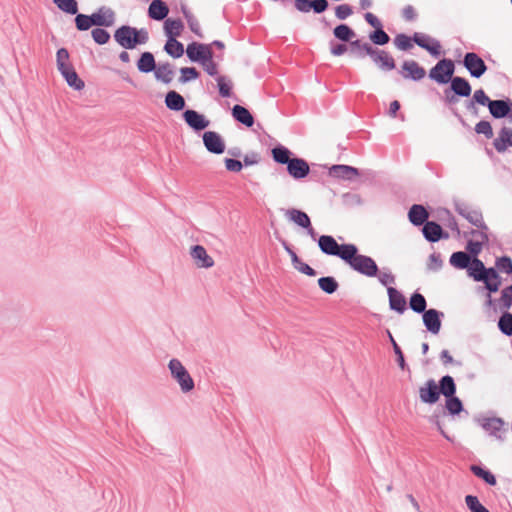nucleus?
Segmentation results:
<instances>
[{"instance_id": "nucleus-29", "label": "nucleus", "mask_w": 512, "mask_h": 512, "mask_svg": "<svg viewBox=\"0 0 512 512\" xmlns=\"http://www.w3.org/2000/svg\"><path fill=\"white\" fill-rule=\"evenodd\" d=\"M469 275L474 278L476 281H481L485 279V274L487 270L481 260L478 258L471 259L470 264L468 265Z\"/></svg>"}, {"instance_id": "nucleus-30", "label": "nucleus", "mask_w": 512, "mask_h": 512, "mask_svg": "<svg viewBox=\"0 0 512 512\" xmlns=\"http://www.w3.org/2000/svg\"><path fill=\"white\" fill-rule=\"evenodd\" d=\"M233 117L240 123L251 127L254 123L253 116L251 113L241 105H235L232 109Z\"/></svg>"}, {"instance_id": "nucleus-3", "label": "nucleus", "mask_w": 512, "mask_h": 512, "mask_svg": "<svg viewBox=\"0 0 512 512\" xmlns=\"http://www.w3.org/2000/svg\"><path fill=\"white\" fill-rule=\"evenodd\" d=\"M114 38L123 48L133 49L148 41V32L144 29L137 30L130 26H121L115 31Z\"/></svg>"}, {"instance_id": "nucleus-37", "label": "nucleus", "mask_w": 512, "mask_h": 512, "mask_svg": "<svg viewBox=\"0 0 512 512\" xmlns=\"http://www.w3.org/2000/svg\"><path fill=\"white\" fill-rule=\"evenodd\" d=\"M165 51L174 58H179L184 53L183 44L175 38H169L164 47Z\"/></svg>"}, {"instance_id": "nucleus-8", "label": "nucleus", "mask_w": 512, "mask_h": 512, "mask_svg": "<svg viewBox=\"0 0 512 512\" xmlns=\"http://www.w3.org/2000/svg\"><path fill=\"white\" fill-rule=\"evenodd\" d=\"M186 54L191 61L202 62L210 55H213V52L211 45L193 42L187 46Z\"/></svg>"}, {"instance_id": "nucleus-57", "label": "nucleus", "mask_w": 512, "mask_h": 512, "mask_svg": "<svg viewBox=\"0 0 512 512\" xmlns=\"http://www.w3.org/2000/svg\"><path fill=\"white\" fill-rule=\"evenodd\" d=\"M180 72H181L180 81L183 83L188 82L193 79H196L199 76L198 71L194 67L181 68Z\"/></svg>"}, {"instance_id": "nucleus-6", "label": "nucleus", "mask_w": 512, "mask_h": 512, "mask_svg": "<svg viewBox=\"0 0 512 512\" xmlns=\"http://www.w3.org/2000/svg\"><path fill=\"white\" fill-rule=\"evenodd\" d=\"M454 63L450 59L440 60L429 73V77L438 83H448L454 73Z\"/></svg>"}, {"instance_id": "nucleus-7", "label": "nucleus", "mask_w": 512, "mask_h": 512, "mask_svg": "<svg viewBox=\"0 0 512 512\" xmlns=\"http://www.w3.org/2000/svg\"><path fill=\"white\" fill-rule=\"evenodd\" d=\"M464 66L473 77H481L487 70L485 62L473 52H469L464 57Z\"/></svg>"}, {"instance_id": "nucleus-45", "label": "nucleus", "mask_w": 512, "mask_h": 512, "mask_svg": "<svg viewBox=\"0 0 512 512\" xmlns=\"http://www.w3.org/2000/svg\"><path fill=\"white\" fill-rule=\"evenodd\" d=\"M471 471L474 473V475H476L479 478H482L489 485L496 484L495 476L489 471H486L483 468L476 465L471 466Z\"/></svg>"}, {"instance_id": "nucleus-14", "label": "nucleus", "mask_w": 512, "mask_h": 512, "mask_svg": "<svg viewBox=\"0 0 512 512\" xmlns=\"http://www.w3.org/2000/svg\"><path fill=\"white\" fill-rule=\"evenodd\" d=\"M402 76L405 79H413L415 81L421 80L425 77L426 72L416 61L408 60L402 64Z\"/></svg>"}, {"instance_id": "nucleus-25", "label": "nucleus", "mask_w": 512, "mask_h": 512, "mask_svg": "<svg viewBox=\"0 0 512 512\" xmlns=\"http://www.w3.org/2000/svg\"><path fill=\"white\" fill-rule=\"evenodd\" d=\"M484 429L490 434L501 438L502 433L507 432V427L505 422L500 418H490L483 425Z\"/></svg>"}, {"instance_id": "nucleus-9", "label": "nucleus", "mask_w": 512, "mask_h": 512, "mask_svg": "<svg viewBox=\"0 0 512 512\" xmlns=\"http://www.w3.org/2000/svg\"><path fill=\"white\" fill-rule=\"evenodd\" d=\"M203 143L206 149L214 154H221L225 150L222 137L214 131H207L203 134Z\"/></svg>"}, {"instance_id": "nucleus-41", "label": "nucleus", "mask_w": 512, "mask_h": 512, "mask_svg": "<svg viewBox=\"0 0 512 512\" xmlns=\"http://www.w3.org/2000/svg\"><path fill=\"white\" fill-rule=\"evenodd\" d=\"M471 258L470 256L465 252H455L452 254L450 258V263L460 269L467 268L470 264Z\"/></svg>"}, {"instance_id": "nucleus-32", "label": "nucleus", "mask_w": 512, "mask_h": 512, "mask_svg": "<svg viewBox=\"0 0 512 512\" xmlns=\"http://www.w3.org/2000/svg\"><path fill=\"white\" fill-rule=\"evenodd\" d=\"M289 219L292 220L297 225L303 228H310V232L312 233L313 229L311 228V221L309 216L300 210L291 209L288 211Z\"/></svg>"}, {"instance_id": "nucleus-36", "label": "nucleus", "mask_w": 512, "mask_h": 512, "mask_svg": "<svg viewBox=\"0 0 512 512\" xmlns=\"http://www.w3.org/2000/svg\"><path fill=\"white\" fill-rule=\"evenodd\" d=\"M137 67L139 71L144 73H148L153 70L155 71L156 65L153 54L150 52H144L137 63Z\"/></svg>"}, {"instance_id": "nucleus-26", "label": "nucleus", "mask_w": 512, "mask_h": 512, "mask_svg": "<svg viewBox=\"0 0 512 512\" xmlns=\"http://www.w3.org/2000/svg\"><path fill=\"white\" fill-rule=\"evenodd\" d=\"M169 12L167 5L162 0H153L148 9L149 17L154 20L164 19Z\"/></svg>"}, {"instance_id": "nucleus-28", "label": "nucleus", "mask_w": 512, "mask_h": 512, "mask_svg": "<svg viewBox=\"0 0 512 512\" xmlns=\"http://www.w3.org/2000/svg\"><path fill=\"white\" fill-rule=\"evenodd\" d=\"M488 108L495 118H503L510 112V106L504 100H491V102L488 103Z\"/></svg>"}, {"instance_id": "nucleus-42", "label": "nucleus", "mask_w": 512, "mask_h": 512, "mask_svg": "<svg viewBox=\"0 0 512 512\" xmlns=\"http://www.w3.org/2000/svg\"><path fill=\"white\" fill-rule=\"evenodd\" d=\"M334 36L341 40L349 42L355 36V32L346 24L338 25L334 28Z\"/></svg>"}, {"instance_id": "nucleus-53", "label": "nucleus", "mask_w": 512, "mask_h": 512, "mask_svg": "<svg viewBox=\"0 0 512 512\" xmlns=\"http://www.w3.org/2000/svg\"><path fill=\"white\" fill-rule=\"evenodd\" d=\"M92 37L97 44H106L110 39V34L101 28H95L92 30Z\"/></svg>"}, {"instance_id": "nucleus-33", "label": "nucleus", "mask_w": 512, "mask_h": 512, "mask_svg": "<svg viewBox=\"0 0 512 512\" xmlns=\"http://www.w3.org/2000/svg\"><path fill=\"white\" fill-rule=\"evenodd\" d=\"M485 277L486 278L482 279L481 281L485 283L486 288L490 292H497L501 285V280L496 270L493 268H489L487 270V273L485 274Z\"/></svg>"}, {"instance_id": "nucleus-21", "label": "nucleus", "mask_w": 512, "mask_h": 512, "mask_svg": "<svg viewBox=\"0 0 512 512\" xmlns=\"http://www.w3.org/2000/svg\"><path fill=\"white\" fill-rule=\"evenodd\" d=\"M426 328L433 334H438L441 328L440 314L435 309L426 310L423 314Z\"/></svg>"}, {"instance_id": "nucleus-58", "label": "nucleus", "mask_w": 512, "mask_h": 512, "mask_svg": "<svg viewBox=\"0 0 512 512\" xmlns=\"http://www.w3.org/2000/svg\"><path fill=\"white\" fill-rule=\"evenodd\" d=\"M203 69L211 76H214L218 73L217 64L213 61V55H210L202 62H200Z\"/></svg>"}, {"instance_id": "nucleus-60", "label": "nucleus", "mask_w": 512, "mask_h": 512, "mask_svg": "<svg viewBox=\"0 0 512 512\" xmlns=\"http://www.w3.org/2000/svg\"><path fill=\"white\" fill-rule=\"evenodd\" d=\"M496 266L499 270L506 272L507 274L512 273V260L509 257H502L498 259Z\"/></svg>"}, {"instance_id": "nucleus-1", "label": "nucleus", "mask_w": 512, "mask_h": 512, "mask_svg": "<svg viewBox=\"0 0 512 512\" xmlns=\"http://www.w3.org/2000/svg\"><path fill=\"white\" fill-rule=\"evenodd\" d=\"M342 261L352 270L366 277H376L379 271L376 262L371 257L360 254L354 244L351 245Z\"/></svg>"}, {"instance_id": "nucleus-40", "label": "nucleus", "mask_w": 512, "mask_h": 512, "mask_svg": "<svg viewBox=\"0 0 512 512\" xmlns=\"http://www.w3.org/2000/svg\"><path fill=\"white\" fill-rule=\"evenodd\" d=\"M439 392L446 397H451L455 394L456 386L451 376H444L440 380Z\"/></svg>"}, {"instance_id": "nucleus-54", "label": "nucleus", "mask_w": 512, "mask_h": 512, "mask_svg": "<svg viewBox=\"0 0 512 512\" xmlns=\"http://www.w3.org/2000/svg\"><path fill=\"white\" fill-rule=\"evenodd\" d=\"M475 131L478 134H483L486 138L490 139L493 137V129L488 121H480L475 126Z\"/></svg>"}, {"instance_id": "nucleus-46", "label": "nucleus", "mask_w": 512, "mask_h": 512, "mask_svg": "<svg viewBox=\"0 0 512 512\" xmlns=\"http://www.w3.org/2000/svg\"><path fill=\"white\" fill-rule=\"evenodd\" d=\"M498 326L505 335H512V314L504 313L499 319Z\"/></svg>"}, {"instance_id": "nucleus-39", "label": "nucleus", "mask_w": 512, "mask_h": 512, "mask_svg": "<svg viewBox=\"0 0 512 512\" xmlns=\"http://www.w3.org/2000/svg\"><path fill=\"white\" fill-rule=\"evenodd\" d=\"M290 155L291 151L286 147L279 146L272 149V157L277 163L288 165V163L292 160Z\"/></svg>"}, {"instance_id": "nucleus-52", "label": "nucleus", "mask_w": 512, "mask_h": 512, "mask_svg": "<svg viewBox=\"0 0 512 512\" xmlns=\"http://www.w3.org/2000/svg\"><path fill=\"white\" fill-rule=\"evenodd\" d=\"M76 27L78 30L85 31L88 30L93 24L92 17L84 15V14H78L75 18Z\"/></svg>"}, {"instance_id": "nucleus-34", "label": "nucleus", "mask_w": 512, "mask_h": 512, "mask_svg": "<svg viewBox=\"0 0 512 512\" xmlns=\"http://www.w3.org/2000/svg\"><path fill=\"white\" fill-rule=\"evenodd\" d=\"M165 103L169 109L174 111H180L185 106L184 98L175 91H170L167 93Z\"/></svg>"}, {"instance_id": "nucleus-31", "label": "nucleus", "mask_w": 512, "mask_h": 512, "mask_svg": "<svg viewBox=\"0 0 512 512\" xmlns=\"http://www.w3.org/2000/svg\"><path fill=\"white\" fill-rule=\"evenodd\" d=\"M451 89L459 96L467 97L471 94L469 82L462 77L451 78Z\"/></svg>"}, {"instance_id": "nucleus-23", "label": "nucleus", "mask_w": 512, "mask_h": 512, "mask_svg": "<svg viewBox=\"0 0 512 512\" xmlns=\"http://www.w3.org/2000/svg\"><path fill=\"white\" fill-rule=\"evenodd\" d=\"M429 217V214L424 206L419 204H414L409 210L408 218L410 222L416 226H420L424 223H426L427 219Z\"/></svg>"}, {"instance_id": "nucleus-59", "label": "nucleus", "mask_w": 512, "mask_h": 512, "mask_svg": "<svg viewBox=\"0 0 512 512\" xmlns=\"http://www.w3.org/2000/svg\"><path fill=\"white\" fill-rule=\"evenodd\" d=\"M352 14L353 10L351 6L348 4H341L335 8V16L340 20H344L351 16Z\"/></svg>"}, {"instance_id": "nucleus-63", "label": "nucleus", "mask_w": 512, "mask_h": 512, "mask_svg": "<svg viewBox=\"0 0 512 512\" xmlns=\"http://www.w3.org/2000/svg\"><path fill=\"white\" fill-rule=\"evenodd\" d=\"M473 99L481 105H488V103L491 102L489 97L485 94L484 90L482 89L476 90L474 92Z\"/></svg>"}, {"instance_id": "nucleus-49", "label": "nucleus", "mask_w": 512, "mask_h": 512, "mask_svg": "<svg viewBox=\"0 0 512 512\" xmlns=\"http://www.w3.org/2000/svg\"><path fill=\"white\" fill-rule=\"evenodd\" d=\"M467 507L471 512H489L478 500L476 496L467 495L465 497Z\"/></svg>"}, {"instance_id": "nucleus-64", "label": "nucleus", "mask_w": 512, "mask_h": 512, "mask_svg": "<svg viewBox=\"0 0 512 512\" xmlns=\"http://www.w3.org/2000/svg\"><path fill=\"white\" fill-rule=\"evenodd\" d=\"M402 16L404 17L405 20L407 21H412L415 19L416 17V11H415V8L411 5H407L406 7L403 8L402 10Z\"/></svg>"}, {"instance_id": "nucleus-5", "label": "nucleus", "mask_w": 512, "mask_h": 512, "mask_svg": "<svg viewBox=\"0 0 512 512\" xmlns=\"http://www.w3.org/2000/svg\"><path fill=\"white\" fill-rule=\"evenodd\" d=\"M169 369L174 379L179 383L183 392H189L194 388L193 379L179 360L172 359L169 362Z\"/></svg>"}, {"instance_id": "nucleus-43", "label": "nucleus", "mask_w": 512, "mask_h": 512, "mask_svg": "<svg viewBox=\"0 0 512 512\" xmlns=\"http://www.w3.org/2000/svg\"><path fill=\"white\" fill-rule=\"evenodd\" d=\"M410 308L417 313H424L426 310V300L420 293H414L410 298Z\"/></svg>"}, {"instance_id": "nucleus-4", "label": "nucleus", "mask_w": 512, "mask_h": 512, "mask_svg": "<svg viewBox=\"0 0 512 512\" xmlns=\"http://www.w3.org/2000/svg\"><path fill=\"white\" fill-rule=\"evenodd\" d=\"M351 245V243L339 244L330 235H321L318 239V246L324 254L339 257L341 260H343Z\"/></svg>"}, {"instance_id": "nucleus-47", "label": "nucleus", "mask_w": 512, "mask_h": 512, "mask_svg": "<svg viewBox=\"0 0 512 512\" xmlns=\"http://www.w3.org/2000/svg\"><path fill=\"white\" fill-rule=\"evenodd\" d=\"M55 4L62 11L69 14H76L78 11V5L76 0H54Z\"/></svg>"}, {"instance_id": "nucleus-48", "label": "nucleus", "mask_w": 512, "mask_h": 512, "mask_svg": "<svg viewBox=\"0 0 512 512\" xmlns=\"http://www.w3.org/2000/svg\"><path fill=\"white\" fill-rule=\"evenodd\" d=\"M351 47L354 51H356L359 55L367 54L371 57L376 48H373L369 43H363L360 40L352 41Z\"/></svg>"}, {"instance_id": "nucleus-22", "label": "nucleus", "mask_w": 512, "mask_h": 512, "mask_svg": "<svg viewBox=\"0 0 512 512\" xmlns=\"http://www.w3.org/2000/svg\"><path fill=\"white\" fill-rule=\"evenodd\" d=\"M329 174L332 177L352 180L359 175V172L356 168L347 166V165H334L330 168Z\"/></svg>"}, {"instance_id": "nucleus-12", "label": "nucleus", "mask_w": 512, "mask_h": 512, "mask_svg": "<svg viewBox=\"0 0 512 512\" xmlns=\"http://www.w3.org/2000/svg\"><path fill=\"white\" fill-rule=\"evenodd\" d=\"M413 41L421 48L427 50L433 56H438L441 53V45L438 41L431 39L429 36L422 33H415Z\"/></svg>"}, {"instance_id": "nucleus-50", "label": "nucleus", "mask_w": 512, "mask_h": 512, "mask_svg": "<svg viewBox=\"0 0 512 512\" xmlns=\"http://www.w3.org/2000/svg\"><path fill=\"white\" fill-rule=\"evenodd\" d=\"M370 40L377 45H385L389 42L390 38L388 34L382 30V27L376 29L369 36Z\"/></svg>"}, {"instance_id": "nucleus-17", "label": "nucleus", "mask_w": 512, "mask_h": 512, "mask_svg": "<svg viewBox=\"0 0 512 512\" xmlns=\"http://www.w3.org/2000/svg\"><path fill=\"white\" fill-rule=\"evenodd\" d=\"M373 61L384 71H391L395 68V60L392 55L384 50L376 49L371 55Z\"/></svg>"}, {"instance_id": "nucleus-11", "label": "nucleus", "mask_w": 512, "mask_h": 512, "mask_svg": "<svg viewBox=\"0 0 512 512\" xmlns=\"http://www.w3.org/2000/svg\"><path fill=\"white\" fill-rule=\"evenodd\" d=\"M287 171L294 179H302L309 174L310 167L306 160L302 158H292L287 165Z\"/></svg>"}, {"instance_id": "nucleus-55", "label": "nucleus", "mask_w": 512, "mask_h": 512, "mask_svg": "<svg viewBox=\"0 0 512 512\" xmlns=\"http://www.w3.org/2000/svg\"><path fill=\"white\" fill-rule=\"evenodd\" d=\"M446 408L451 414H458L462 410V402L459 398L451 396L447 397Z\"/></svg>"}, {"instance_id": "nucleus-13", "label": "nucleus", "mask_w": 512, "mask_h": 512, "mask_svg": "<svg viewBox=\"0 0 512 512\" xmlns=\"http://www.w3.org/2000/svg\"><path fill=\"white\" fill-rule=\"evenodd\" d=\"M419 397L423 403H436L440 397V392L434 380H429L419 389Z\"/></svg>"}, {"instance_id": "nucleus-20", "label": "nucleus", "mask_w": 512, "mask_h": 512, "mask_svg": "<svg viewBox=\"0 0 512 512\" xmlns=\"http://www.w3.org/2000/svg\"><path fill=\"white\" fill-rule=\"evenodd\" d=\"M424 237L430 242H437L441 238H448V234H444L441 226L433 221L424 223L422 229Z\"/></svg>"}, {"instance_id": "nucleus-38", "label": "nucleus", "mask_w": 512, "mask_h": 512, "mask_svg": "<svg viewBox=\"0 0 512 512\" xmlns=\"http://www.w3.org/2000/svg\"><path fill=\"white\" fill-rule=\"evenodd\" d=\"M183 29V23L179 19H167L165 21V30L170 38L179 36Z\"/></svg>"}, {"instance_id": "nucleus-51", "label": "nucleus", "mask_w": 512, "mask_h": 512, "mask_svg": "<svg viewBox=\"0 0 512 512\" xmlns=\"http://www.w3.org/2000/svg\"><path fill=\"white\" fill-rule=\"evenodd\" d=\"M413 38L408 37L405 34H398L394 39L395 46L400 50H409L413 47Z\"/></svg>"}, {"instance_id": "nucleus-10", "label": "nucleus", "mask_w": 512, "mask_h": 512, "mask_svg": "<svg viewBox=\"0 0 512 512\" xmlns=\"http://www.w3.org/2000/svg\"><path fill=\"white\" fill-rule=\"evenodd\" d=\"M191 257L198 268H211L214 266L213 258L201 245H195L190 250Z\"/></svg>"}, {"instance_id": "nucleus-56", "label": "nucleus", "mask_w": 512, "mask_h": 512, "mask_svg": "<svg viewBox=\"0 0 512 512\" xmlns=\"http://www.w3.org/2000/svg\"><path fill=\"white\" fill-rule=\"evenodd\" d=\"M217 84L219 87V92L223 97H229L231 95V84L226 77L219 76L217 78Z\"/></svg>"}, {"instance_id": "nucleus-44", "label": "nucleus", "mask_w": 512, "mask_h": 512, "mask_svg": "<svg viewBox=\"0 0 512 512\" xmlns=\"http://www.w3.org/2000/svg\"><path fill=\"white\" fill-rule=\"evenodd\" d=\"M318 284L328 294L334 293L338 288V283L333 277H322L318 280Z\"/></svg>"}, {"instance_id": "nucleus-2", "label": "nucleus", "mask_w": 512, "mask_h": 512, "mask_svg": "<svg viewBox=\"0 0 512 512\" xmlns=\"http://www.w3.org/2000/svg\"><path fill=\"white\" fill-rule=\"evenodd\" d=\"M57 69L66 80L67 84L75 89L82 90L85 86L84 81L81 80L76 73L73 65L70 62V55L67 49L60 48L56 53Z\"/></svg>"}, {"instance_id": "nucleus-18", "label": "nucleus", "mask_w": 512, "mask_h": 512, "mask_svg": "<svg viewBox=\"0 0 512 512\" xmlns=\"http://www.w3.org/2000/svg\"><path fill=\"white\" fill-rule=\"evenodd\" d=\"M92 22L96 26H112L115 21V13L106 7H101L98 11L91 15Z\"/></svg>"}, {"instance_id": "nucleus-16", "label": "nucleus", "mask_w": 512, "mask_h": 512, "mask_svg": "<svg viewBox=\"0 0 512 512\" xmlns=\"http://www.w3.org/2000/svg\"><path fill=\"white\" fill-rule=\"evenodd\" d=\"M493 146L499 153H504L508 147H512V128L503 126L494 139Z\"/></svg>"}, {"instance_id": "nucleus-24", "label": "nucleus", "mask_w": 512, "mask_h": 512, "mask_svg": "<svg viewBox=\"0 0 512 512\" xmlns=\"http://www.w3.org/2000/svg\"><path fill=\"white\" fill-rule=\"evenodd\" d=\"M388 296H389V304L390 308L402 313L406 309V300L404 296L395 288L388 287Z\"/></svg>"}, {"instance_id": "nucleus-35", "label": "nucleus", "mask_w": 512, "mask_h": 512, "mask_svg": "<svg viewBox=\"0 0 512 512\" xmlns=\"http://www.w3.org/2000/svg\"><path fill=\"white\" fill-rule=\"evenodd\" d=\"M155 77L164 83H170L174 77L172 65L169 63L160 64L155 69Z\"/></svg>"}, {"instance_id": "nucleus-62", "label": "nucleus", "mask_w": 512, "mask_h": 512, "mask_svg": "<svg viewBox=\"0 0 512 512\" xmlns=\"http://www.w3.org/2000/svg\"><path fill=\"white\" fill-rule=\"evenodd\" d=\"M225 166L228 171H232V172H239V171H241V169L243 167L242 163L239 160L230 159V158H227L225 160Z\"/></svg>"}, {"instance_id": "nucleus-61", "label": "nucleus", "mask_w": 512, "mask_h": 512, "mask_svg": "<svg viewBox=\"0 0 512 512\" xmlns=\"http://www.w3.org/2000/svg\"><path fill=\"white\" fill-rule=\"evenodd\" d=\"M501 302L506 308L512 306V285L502 291Z\"/></svg>"}, {"instance_id": "nucleus-15", "label": "nucleus", "mask_w": 512, "mask_h": 512, "mask_svg": "<svg viewBox=\"0 0 512 512\" xmlns=\"http://www.w3.org/2000/svg\"><path fill=\"white\" fill-rule=\"evenodd\" d=\"M295 7L298 11L308 13L313 10L315 13H322L328 7L327 0H295Z\"/></svg>"}, {"instance_id": "nucleus-19", "label": "nucleus", "mask_w": 512, "mask_h": 512, "mask_svg": "<svg viewBox=\"0 0 512 512\" xmlns=\"http://www.w3.org/2000/svg\"><path fill=\"white\" fill-rule=\"evenodd\" d=\"M183 116L186 123L197 131L207 128L210 124L209 120L195 110H186Z\"/></svg>"}, {"instance_id": "nucleus-27", "label": "nucleus", "mask_w": 512, "mask_h": 512, "mask_svg": "<svg viewBox=\"0 0 512 512\" xmlns=\"http://www.w3.org/2000/svg\"><path fill=\"white\" fill-rule=\"evenodd\" d=\"M285 250L290 255L292 264L297 271L308 276H314L316 274L315 270L308 264L304 263L292 249L285 246Z\"/></svg>"}]
</instances>
